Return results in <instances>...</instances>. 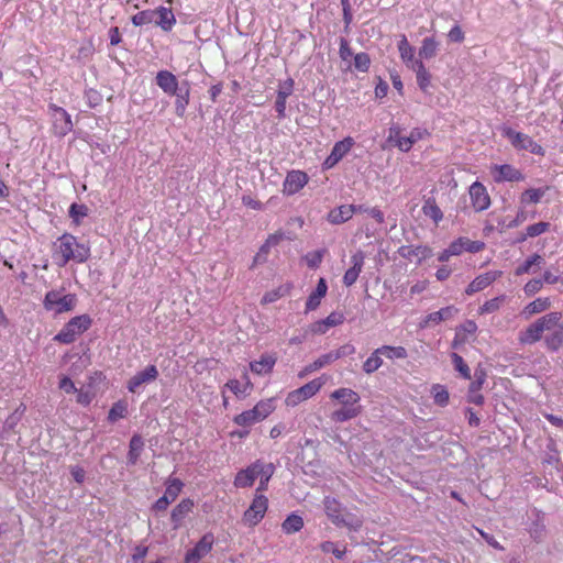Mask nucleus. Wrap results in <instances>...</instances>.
I'll return each mask as SVG.
<instances>
[{"label":"nucleus","instance_id":"22","mask_svg":"<svg viewBox=\"0 0 563 563\" xmlns=\"http://www.w3.org/2000/svg\"><path fill=\"white\" fill-rule=\"evenodd\" d=\"M477 324L473 320H466L455 330V335L452 341V347L457 349L460 345L468 342L476 333Z\"/></svg>","mask_w":563,"mask_h":563},{"label":"nucleus","instance_id":"25","mask_svg":"<svg viewBox=\"0 0 563 563\" xmlns=\"http://www.w3.org/2000/svg\"><path fill=\"white\" fill-rule=\"evenodd\" d=\"M154 23L159 26L163 31L169 32L176 24V18L172 9L166 7H158L155 9Z\"/></svg>","mask_w":563,"mask_h":563},{"label":"nucleus","instance_id":"53","mask_svg":"<svg viewBox=\"0 0 563 563\" xmlns=\"http://www.w3.org/2000/svg\"><path fill=\"white\" fill-rule=\"evenodd\" d=\"M454 368L461 374L464 379H471V369L464 362L463 357L457 353L451 355Z\"/></svg>","mask_w":563,"mask_h":563},{"label":"nucleus","instance_id":"35","mask_svg":"<svg viewBox=\"0 0 563 563\" xmlns=\"http://www.w3.org/2000/svg\"><path fill=\"white\" fill-rule=\"evenodd\" d=\"M303 519L297 514H290L282 523V529L286 534L299 532L303 528Z\"/></svg>","mask_w":563,"mask_h":563},{"label":"nucleus","instance_id":"55","mask_svg":"<svg viewBox=\"0 0 563 563\" xmlns=\"http://www.w3.org/2000/svg\"><path fill=\"white\" fill-rule=\"evenodd\" d=\"M371 66V57L367 53L361 52L354 56V67L356 70L366 73Z\"/></svg>","mask_w":563,"mask_h":563},{"label":"nucleus","instance_id":"46","mask_svg":"<svg viewBox=\"0 0 563 563\" xmlns=\"http://www.w3.org/2000/svg\"><path fill=\"white\" fill-rule=\"evenodd\" d=\"M253 410L256 412V415L260 417L262 421L265 420L275 410L274 399L268 398L260 400L253 407Z\"/></svg>","mask_w":563,"mask_h":563},{"label":"nucleus","instance_id":"18","mask_svg":"<svg viewBox=\"0 0 563 563\" xmlns=\"http://www.w3.org/2000/svg\"><path fill=\"white\" fill-rule=\"evenodd\" d=\"M223 388L229 389L238 399H244L251 395L254 386L245 371L242 374V380L229 379Z\"/></svg>","mask_w":563,"mask_h":563},{"label":"nucleus","instance_id":"16","mask_svg":"<svg viewBox=\"0 0 563 563\" xmlns=\"http://www.w3.org/2000/svg\"><path fill=\"white\" fill-rule=\"evenodd\" d=\"M309 181L307 173L302 170H290L283 183V192L292 196L299 192Z\"/></svg>","mask_w":563,"mask_h":563},{"label":"nucleus","instance_id":"32","mask_svg":"<svg viewBox=\"0 0 563 563\" xmlns=\"http://www.w3.org/2000/svg\"><path fill=\"white\" fill-rule=\"evenodd\" d=\"M457 312V309L454 306H448L444 308H441L438 311L429 313L424 321L422 327L428 325L429 323H440L441 321L451 319L455 313Z\"/></svg>","mask_w":563,"mask_h":563},{"label":"nucleus","instance_id":"38","mask_svg":"<svg viewBox=\"0 0 563 563\" xmlns=\"http://www.w3.org/2000/svg\"><path fill=\"white\" fill-rule=\"evenodd\" d=\"M398 49L401 59L406 65L410 68V65H413V62H417L418 59L415 58V49L409 44L407 37L405 35L401 36V40L398 44Z\"/></svg>","mask_w":563,"mask_h":563},{"label":"nucleus","instance_id":"19","mask_svg":"<svg viewBox=\"0 0 563 563\" xmlns=\"http://www.w3.org/2000/svg\"><path fill=\"white\" fill-rule=\"evenodd\" d=\"M501 276V271H489L484 274H481L468 284V286L465 289V294L472 296L475 292L484 290Z\"/></svg>","mask_w":563,"mask_h":563},{"label":"nucleus","instance_id":"13","mask_svg":"<svg viewBox=\"0 0 563 563\" xmlns=\"http://www.w3.org/2000/svg\"><path fill=\"white\" fill-rule=\"evenodd\" d=\"M214 544L212 532L205 533L196 545L185 555V563H198L202 558L211 552Z\"/></svg>","mask_w":563,"mask_h":563},{"label":"nucleus","instance_id":"39","mask_svg":"<svg viewBox=\"0 0 563 563\" xmlns=\"http://www.w3.org/2000/svg\"><path fill=\"white\" fill-rule=\"evenodd\" d=\"M144 442L140 434H134L130 440L128 459L131 464H135L140 459Z\"/></svg>","mask_w":563,"mask_h":563},{"label":"nucleus","instance_id":"37","mask_svg":"<svg viewBox=\"0 0 563 563\" xmlns=\"http://www.w3.org/2000/svg\"><path fill=\"white\" fill-rule=\"evenodd\" d=\"M261 421L262 420L256 415V412L253 410V408L249 409V410H244L233 418V422L236 426L243 427V428L252 427L253 424L261 422Z\"/></svg>","mask_w":563,"mask_h":563},{"label":"nucleus","instance_id":"27","mask_svg":"<svg viewBox=\"0 0 563 563\" xmlns=\"http://www.w3.org/2000/svg\"><path fill=\"white\" fill-rule=\"evenodd\" d=\"M410 68L416 73L417 84L419 88L424 92H429L431 86V74L428 71L421 60L413 62Z\"/></svg>","mask_w":563,"mask_h":563},{"label":"nucleus","instance_id":"26","mask_svg":"<svg viewBox=\"0 0 563 563\" xmlns=\"http://www.w3.org/2000/svg\"><path fill=\"white\" fill-rule=\"evenodd\" d=\"M328 285L324 278H320L316 289L309 295L306 301V311L316 310L321 302V299L327 295Z\"/></svg>","mask_w":563,"mask_h":563},{"label":"nucleus","instance_id":"60","mask_svg":"<svg viewBox=\"0 0 563 563\" xmlns=\"http://www.w3.org/2000/svg\"><path fill=\"white\" fill-rule=\"evenodd\" d=\"M434 402L440 406H445L449 402V393L443 386H435L434 387Z\"/></svg>","mask_w":563,"mask_h":563},{"label":"nucleus","instance_id":"56","mask_svg":"<svg viewBox=\"0 0 563 563\" xmlns=\"http://www.w3.org/2000/svg\"><path fill=\"white\" fill-rule=\"evenodd\" d=\"M68 212H69V217L78 225L80 223V219L88 216V208L85 205L73 203L69 207Z\"/></svg>","mask_w":563,"mask_h":563},{"label":"nucleus","instance_id":"2","mask_svg":"<svg viewBox=\"0 0 563 563\" xmlns=\"http://www.w3.org/2000/svg\"><path fill=\"white\" fill-rule=\"evenodd\" d=\"M90 255L89 244L78 242L77 238L70 233L62 234L52 246V257L59 267L66 266L69 262L84 264Z\"/></svg>","mask_w":563,"mask_h":563},{"label":"nucleus","instance_id":"41","mask_svg":"<svg viewBox=\"0 0 563 563\" xmlns=\"http://www.w3.org/2000/svg\"><path fill=\"white\" fill-rule=\"evenodd\" d=\"M382 356L389 360H404L408 357V352L404 346L383 345L378 347Z\"/></svg>","mask_w":563,"mask_h":563},{"label":"nucleus","instance_id":"1","mask_svg":"<svg viewBox=\"0 0 563 563\" xmlns=\"http://www.w3.org/2000/svg\"><path fill=\"white\" fill-rule=\"evenodd\" d=\"M544 336V345L548 351L556 352L563 346V314L560 311H551L538 318L519 333L521 344H534Z\"/></svg>","mask_w":563,"mask_h":563},{"label":"nucleus","instance_id":"52","mask_svg":"<svg viewBox=\"0 0 563 563\" xmlns=\"http://www.w3.org/2000/svg\"><path fill=\"white\" fill-rule=\"evenodd\" d=\"M155 10H143L131 18L134 26H142L154 23Z\"/></svg>","mask_w":563,"mask_h":563},{"label":"nucleus","instance_id":"40","mask_svg":"<svg viewBox=\"0 0 563 563\" xmlns=\"http://www.w3.org/2000/svg\"><path fill=\"white\" fill-rule=\"evenodd\" d=\"M422 212L430 218L435 224L443 219V212L437 205L434 199H428L422 206Z\"/></svg>","mask_w":563,"mask_h":563},{"label":"nucleus","instance_id":"4","mask_svg":"<svg viewBox=\"0 0 563 563\" xmlns=\"http://www.w3.org/2000/svg\"><path fill=\"white\" fill-rule=\"evenodd\" d=\"M324 512L336 527H345L350 531H358L363 519L354 514L345 512L342 504L334 497L325 496L323 499Z\"/></svg>","mask_w":563,"mask_h":563},{"label":"nucleus","instance_id":"23","mask_svg":"<svg viewBox=\"0 0 563 563\" xmlns=\"http://www.w3.org/2000/svg\"><path fill=\"white\" fill-rule=\"evenodd\" d=\"M195 503L190 498L181 499L172 510L170 520L174 529L181 527L184 519L194 510Z\"/></svg>","mask_w":563,"mask_h":563},{"label":"nucleus","instance_id":"44","mask_svg":"<svg viewBox=\"0 0 563 563\" xmlns=\"http://www.w3.org/2000/svg\"><path fill=\"white\" fill-rule=\"evenodd\" d=\"M165 484L166 489L164 496L173 503L183 490L184 483L179 478L169 477Z\"/></svg>","mask_w":563,"mask_h":563},{"label":"nucleus","instance_id":"20","mask_svg":"<svg viewBox=\"0 0 563 563\" xmlns=\"http://www.w3.org/2000/svg\"><path fill=\"white\" fill-rule=\"evenodd\" d=\"M158 377V369L155 365H148L143 371L136 373L128 382V389L136 393L141 385L155 380Z\"/></svg>","mask_w":563,"mask_h":563},{"label":"nucleus","instance_id":"62","mask_svg":"<svg viewBox=\"0 0 563 563\" xmlns=\"http://www.w3.org/2000/svg\"><path fill=\"white\" fill-rule=\"evenodd\" d=\"M486 379L484 371H475V379L471 383L468 391H481Z\"/></svg>","mask_w":563,"mask_h":563},{"label":"nucleus","instance_id":"24","mask_svg":"<svg viewBox=\"0 0 563 563\" xmlns=\"http://www.w3.org/2000/svg\"><path fill=\"white\" fill-rule=\"evenodd\" d=\"M156 85L167 95L175 96L178 89L177 77L168 70H159L156 75Z\"/></svg>","mask_w":563,"mask_h":563},{"label":"nucleus","instance_id":"17","mask_svg":"<svg viewBox=\"0 0 563 563\" xmlns=\"http://www.w3.org/2000/svg\"><path fill=\"white\" fill-rule=\"evenodd\" d=\"M353 145L354 140L351 136L336 142L333 145L330 155L325 158L323 167L325 169L334 167L351 151Z\"/></svg>","mask_w":563,"mask_h":563},{"label":"nucleus","instance_id":"14","mask_svg":"<svg viewBox=\"0 0 563 563\" xmlns=\"http://www.w3.org/2000/svg\"><path fill=\"white\" fill-rule=\"evenodd\" d=\"M468 194L471 198V205L476 212H481L489 208L490 197L486 187L482 183H473L470 186Z\"/></svg>","mask_w":563,"mask_h":563},{"label":"nucleus","instance_id":"49","mask_svg":"<svg viewBox=\"0 0 563 563\" xmlns=\"http://www.w3.org/2000/svg\"><path fill=\"white\" fill-rule=\"evenodd\" d=\"M438 51V43L433 37H426L419 49V55L422 58L430 59L435 56Z\"/></svg>","mask_w":563,"mask_h":563},{"label":"nucleus","instance_id":"8","mask_svg":"<svg viewBox=\"0 0 563 563\" xmlns=\"http://www.w3.org/2000/svg\"><path fill=\"white\" fill-rule=\"evenodd\" d=\"M268 509V498L264 494H254V497L242 515V522L250 528L256 527L265 517Z\"/></svg>","mask_w":563,"mask_h":563},{"label":"nucleus","instance_id":"33","mask_svg":"<svg viewBox=\"0 0 563 563\" xmlns=\"http://www.w3.org/2000/svg\"><path fill=\"white\" fill-rule=\"evenodd\" d=\"M551 305H552V302L549 297H539V298L534 299L533 301L529 302L525 307L523 313L527 317L538 314V313L544 312L548 309H550Z\"/></svg>","mask_w":563,"mask_h":563},{"label":"nucleus","instance_id":"61","mask_svg":"<svg viewBox=\"0 0 563 563\" xmlns=\"http://www.w3.org/2000/svg\"><path fill=\"white\" fill-rule=\"evenodd\" d=\"M295 87V81L292 78H287L286 80L279 82L277 93L288 98L292 95Z\"/></svg>","mask_w":563,"mask_h":563},{"label":"nucleus","instance_id":"28","mask_svg":"<svg viewBox=\"0 0 563 563\" xmlns=\"http://www.w3.org/2000/svg\"><path fill=\"white\" fill-rule=\"evenodd\" d=\"M354 214V205H342L328 214V221L332 224H341L350 220Z\"/></svg>","mask_w":563,"mask_h":563},{"label":"nucleus","instance_id":"7","mask_svg":"<svg viewBox=\"0 0 563 563\" xmlns=\"http://www.w3.org/2000/svg\"><path fill=\"white\" fill-rule=\"evenodd\" d=\"M430 133L426 129L415 128L410 131L408 136L402 135V130L398 125H393L389 129L388 141L393 142L396 147L401 152H409L413 144L428 137Z\"/></svg>","mask_w":563,"mask_h":563},{"label":"nucleus","instance_id":"58","mask_svg":"<svg viewBox=\"0 0 563 563\" xmlns=\"http://www.w3.org/2000/svg\"><path fill=\"white\" fill-rule=\"evenodd\" d=\"M543 288V282L539 278L530 279L525 286L523 291L527 296H532Z\"/></svg>","mask_w":563,"mask_h":563},{"label":"nucleus","instance_id":"34","mask_svg":"<svg viewBox=\"0 0 563 563\" xmlns=\"http://www.w3.org/2000/svg\"><path fill=\"white\" fill-rule=\"evenodd\" d=\"M549 187L544 188H529L520 195V203L522 206L538 203L543 198Z\"/></svg>","mask_w":563,"mask_h":563},{"label":"nucleus","instance_id":"57","mask_svg":"<svg viewBox=\"0 0 563 563\" xmlns=\"http://www.w3.org/2000/svg\"><path fill=\"white\" fill-rule=\"evenodd\" d=\"M461 254L460 245L456 243H451L448 249L443 250L439 256L438 260L440 262H448L450 257L457 256Z\"/></svg>","mask_w":563,"mask_h":563},{"label":"nucleus","instance_id":"6","mask_svg":"<svg viewBox=\"0 0 563 563\" xmlns=\"http://www.w3.org/2000/svg\"><path fill=\"white\" fill-rule=\"evenodd\" d=\"M92 325V318L87 314L75 316L69 319L59 332L53 338L55 342L62 344L74 343L82 333L88 331Z\"/></svg>","mask_w":563,"mask_h":563},{"label":"nucleus","instance_id":"15","mask_svg":"<svg viewBox=\"0 0 563 563\" xmlns=\"http://www.w3.org/2000/svg\"><path fill=\"white\" fill-rule=\"evenodd\" d=\"M490 174L496 183L522 181L525 179V175L510 164L493 165Z\"/></svg>","mask_w":563,"mask_h":563},{"label":"nucleus","instance_id":"63","mask_svg":"<svg viewBox=\"0 0 563 563\" xmlns=\"http://www.w3.org/2000/svg\"><path fill=\"white\" fill-rule=\"evenodd\" d=\"M286 104L287 98L277 93L275 101V110L277 112V117L279 119H284L286 117Z\"/></svg>","mask_w":563,"mask_h":563},{"label":"nucleus","instance_id":"47","mask_svg":"<svg viewBox=\"0 0 563 563\" xmlns=\"http://www.w3.org/2000/svg\"><path fill=\"white\" fill-rule=\"evenodd\" d=\"M128 415V402L125 400H119L114 402L109 410L108 420L115 422L119 419L125 418Z\"/></svg>","mask_w":563,"mask_h":563},{"label":"nucleus","instance_id":"36","mask_svg":"<svg viewBox=\"0 0 563 563\" xmlns=\"http://www.w3.org/2000/svg\"><path fill=\"white\" fill-rule=\"evenodd\" d=\"M275 473V466L273 463H265L263 468L260 470L258 478L260 483L256 488L255 494H263V492L267 490L268 483Z\"/></svg>","mask_w":563,"mask_h":563},{"label":"nucleus","instance_id":"50","mask_svg":"<svg viewBox=\"0 0 563 563\" xmlns=\"http://www.w3.org/2000/svg\"><path fill=\"white\" fill-rule=\"evenodd\" d=\"M505 300H506V296L500 295V296H497L495 298H492V299L485 301L479 307V314L493 313V312L499 310L500 307L503 306V303L505 302Z\"/></svg>","mask_w":563,"mask_h":563},{"label":"nucleus","instance_id":"59","mask_svg":"<svg viewBox=\"0 0 563 563\" xmlns=\"http://www.w3.org/2000/svg\"><path fill=\"white\" fill-rule=\"evenodd\" d=\"M322 257L323 251H314L306 254L305 261L310 268H317L321 264Z\"/></svg>","mask_w":563,"mask_h":563},{"label":"nucleus","instance_id":"9","mask_svg":"<svg viewBox=\"0 0 563 563\" xmlns=\"http://www.w3.org/2000/svg\"><path fill=\"white\" fill-rule=\"evenodd\" d=\"M325 384V377L321 376L318 378H314L310 380L309 383L305 384L303 386L288 393L286 397V405L288 407H295L298 406L300 402L312 398L316 394L319 393V390L322 388V386Z\"/></svg>","mask_w":563,"mask_h":563},{"label":"nucleus","instance_id":"43","mask_svg":"<svg viewBox=\"0 0 563 563\" xmlns=\"http://www.w3.org/2000/svg\"><path fill=\"white\" fill-rule=\"evenodd\" d=\"M542 263L543 257L539 254H533L515 269V275L521 276L523 274H529L532 272L533 266H541Z\"/></svg>","mask_w":563,"mask_h":563},{"label":"nucleus","instance_id":"3","mask_svg":"<svg viewBox=\"0 0 563 563\" xmlns=\"http://www.w3.org/2000/svg\"><path fill=\"white\" fill-rule=\"evenodd\" d=\"M331 399L338 400L342 407L332 411L330 418L334 422H345L354 419L362 412L360 395L351 388H339L331 393Z\"/></svg>","mask_w":563,"mask_h":563},{"label":"nucleus","instance_id":"31","mask_svg":"<svg viewBox=\"0 0 563 563\" xmlns=\"http://www.w3.org/2000/svg\"><path fill=\"white\" fill-rule=\"evenodd\" d=\"M292 290V284L291 283H285L277 288L269 290L264 294V296L261 299V305L265 306L272 302L277 301L278 299L288 296Z\"/></svg>","mask_w":563,"mask_h":563},{"label":"nucleus","instance_id":"54","mask_svg":"<svg viewBox=\"0 0 563 563\" xmlns=\"http://www.w3.org/2000/svg\"><path fill=\"white\" fill-rule=\"evenodd\" d=\"M320 549L323 553H332L336 559L341 560L346 553V547L342 549L338 548L336 543L332 541H324L320 544Z\"/></svg>","mask_w":563,"mask_h":563},{"label":"nucleus","instance_id":"5","mask_svg":"<svg viewBox=\"0 0 563 563\" xmlns=\"http://www.w3.org/2000/svg\"><path fill=\"white\" fill-rule=\"evenodd\" d=\"M77 303V295L66 292L65 288L52 289L45 294L43 299L44 310L54 316L71 312Z\"/></svg>","mask_w":563,"mask_h":563},{"label":"nucleus","instance_id":"21","mask_svg":"<svg viewBox=\"0 0 563 563\" xmlns=\"http://www.w3.org/2000/svg\"><path fill=\"white\" fill-rule=\"evenodd\" d=\"M364 260H365V255L362 251H357L351 256L352 267H350L343 276V284L346 287H351L352 285H354L356 283V280L363 269Z\"/></svg>","mask_w":563,"mask_h":563},{"label":"nucleus","instance_id":"12","mask_svg":"<svg viewBox=\"0 0 563 563\" xmlns=\"http://www.w3.org/2000/svg\"><path fill=\"white\" fill-rule=\"evenodd\" d=\"M265 462L256 460L247 467L240 470L234 477L233 485L236 488H249L252 487L255 479L258 477L260 470L263 468Z\"/></svg>","mask_w":563,"mask_h":563},{"label":"nucleus","instance_id":"45","mask_svg":"<svg viewBox=\"0 0 563 563\" xmlns=\"http://www.w3.org/2000/svg\"><path fill=\"white\" fill-rule=\"evenodd\" d=\"M383 365L382 353L378 352V347L363 363V371L366 374H373Z\"/></svg>","mask_w":563,"mask_h":563},{"label":"nucleus","instance_id":"48","mask_svg":"<svg viewBox=\"0 0 563 563\" xmlns=\"http://www.w3.org/2000/svg\"><path fill=\"white\" fill-rule=\"evenodd\" d=\"M176 100H175V113L179 118H184L186 114L187 106L189 104V96L190 91L189 88H187L184 92L177 93L176 92Z\"/></svg>","mask_w":563,"mask_h":563},{"label":"nucleus","instance_id":"30","mask_svg":"<svg viewBox=\"0 0 563 563\" xmlns=\"http://www.w3.org/2000/svg\"><path fill=\"white\" fill-rule=\"evenodd\" d=\"M338 360V354H331L330 352L319 356L312 363L308 364L300 373L299 377L302 378L306 375L316 372Z\"/></svg>","mask_w":563,"mask_h":563},{"label":"nucleus","instance_id":"64","mask_svg":"<svg viewBox=\"0 0 563 563\" xmlns=\"http://www.w3.org/2000/svg\"><path fill=\"white\" fill-rule=\"evenodd\" d=\"M75 393L77 394L76 401L79 405L88 406L92 401L93 394L90 390L77 389Z\"/></svg>","mask_w":563,"mask_h":563},{"label":"nucleus","instance_id":"29","mask_svg":"<svg viewBox=\"0 0 563 563\" xmlns=\"http://www.w3.org/2000/svg\"><path fill=\"white\" fill-rule=\"evenodd\" d=\"M276 363V357L269 354H264L261 356L258 361H254L250 363V369L257 374L264 375L272 373Z\"/></svg>","mask_w":563,"mask_h":563},{"label":"nucleus","instance_id":"11","mask_svg":"<svg viewBox=\"0 0 563 563\" xmlns=\"http://www.w3.org/2000/svg\"><path fill=\"white\" fill-rule=\"evenodd\" d=\"M48 111L53 121V133L56 136H66L73 130V121L70 114L62 107L51 103Z\"/></svg>","mask_w":563,"mask_h":563},{"label":"nucleus","instance_id":"42","mask_svg":"<svg viewBox=\"0 0 563 563\" xmlns=\"http://www.w3.org/2000/svg\"><path fill=\"white\" fill-rule=\"evenodd\" d=\"M452 243H456L460 245L461 254L464 251L470 253H478L485 249V243L483 241H472L467 238H459L454 240Z\"/></svg>","mask_w":563,"mask_h":563},{"label":"nucleus","instance_id":"51","mask_svg":"<svg viewBox=\"0 0 563 563\" xmlns=\"http://www.w3.org/2000/svg\"><path fill=\"white\" fill-rule=\"evenodd\" d=\"M550 230V223L549 222H538L531 225H528L526 229V234L519 239V241H525L527 238H536L538 235H541Z\"/></svg>","mask_w":563,"mask_h":563},{"label":"nucleus","instance_id":"10","mask_svg":"<svg viewBox=\"0 0 563 563\" xmlns=\"http://www.w3.org/2000/svg\"><path fill=\"white\" fill-rule=\"evenodd\" d=\"M504 135L510 141L511 145L517 150H525L536 155H544V148L537 143L531 136L528 134L517 132L511 128H506L504 130Z\"/></svg>","mask_w":563,"mask_h":563}]
</instances>
